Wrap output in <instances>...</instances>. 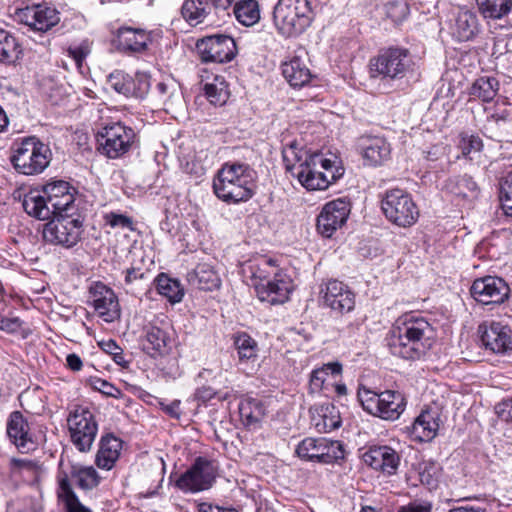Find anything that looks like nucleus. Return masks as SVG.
Masks as SVG:
<instances>
[{
	"label": "nucleus",
	"instance_id": "1",
	"mask_svg": "<svg viewBox=\"0 0 512 512\" xmlns=\"http://www.w3.org/2000/svg\"><path fill=\"white\" fill-rule=\"evenodd\" d=\"M435 330L424 318L414 314L399 317L388 340L390 352L397 357L416 360L433 346Z\"/></svg>",
	"mask_w": 512,
	"mask_h": 512
},
{
	"label": "nucleus",
	"instance_id": "2",
	"mask_svg": "<svg viewBox=\"0 0 512 512\" xmlns=\"http://www.w3.org/2000/svg\"><path fill=\"white\" fill-rule=\"evenodd\" d=\"M282 154L286 170L309 191L325 190L341 176L333 171L334 163L330 159L309 154L295 143L286 146Z\"/></svg>",
	"mask_w": 512,
	"mask_h": 512
},
{
	"label": "nucleus",
	"instance_id": "3",
	"mask_svg": "<svg viewBox=\"0 0 512 512\" xmlns=\"http://www.w3.org/2000/svg\"><path fill=\"white\" fill-rule=\"evenodd\" d=\"M75 189L66 181L47 183L42 190H31L24 195V211L38 220H48L53 215L73 213Z\"/></svg>",
	"mask_w": 512,
	"mask_h": 512
},
{
	"label": "nucleus",
	"instance_id": "4",
	"mask_svg": "<svg viewBox=\"0 0 512 512\" xmlns=\"http://www.w3.org/2000/svg\"><path fill=\"white\" fill-rule=\"evenodd\" d=\"M255 171L244 163H226L213 181L215 195L226 203L248 201L254 194Z\"/></svg>",
	"mask_w": 512,
	"mask_h": 512
},
{
	"label": "nucleus",
	"instance_id": "5",
	"mask_svg": "<svg viewBox=\"0 0 512 512\" xmlns=\"http://www.w3.org/2000/svg\"><path fill=\"white\" fill-rule=\"evenodd\" d=\"M314 12L309 0H278L273 11V22L284 37H296L311 25Z\"/></svg>",
	"mask_w": 512,
	"mask_h": 512
},
{
	"label": "nucleus",
	"instance_id": "6",
	"mask_svg": "<svg viewBox=\"0 0 512 512\" xmlns=\"http://www.w3.org/2000/svg\"><path fill=\"white\" fill-rule=\"evenodd\" d=\"M10 160L18 173L36 175L49 165L51 150L38 138L26 137L15 145Z\"/></svg>",
	"mask_w": 512,
	"mask_h": 512
},
{
	"label": "nucleus",
	"instance_id": "7",
	"mask_svg": "<svg viewBox=\"0 0 512 512\" xmlns=\"http://www.w3.org/2000/svg\"><path fill=\"white\" fill-rule=\"evenodd\" d=\"M409 51L404 48L390 47L379 51L369 62L372 77L398 80L406 76L412 67Z\"/></svg>",
	"mask_w": 512,
	"mask_h": 512
},
{
	"label": "nucleus",
	"instance_id": "8",
	"mask_svg": "<svg viewBox=\"0 0 512 512\" xmlns=\"http://www.w3.org/2000/svg\"><path fill=\"white\" fill-rule=\"evenodd\" d=\"M382 211L388 221L396 226L408 228L419 218V209L411 195L401 189L385 193L381 201Z\"/></svg>",
	"mask_w": 512,
	"mask_h": 512
},
{
	"label": "nucleus",
	"instance_id": "9",
	"mask_svg": "<svg viewBox=\"0 0 512 512\" xmlns=\"http://www.w3.org/2000/svg\"><path fill=\"white\" fill-rule=\"evenodd\" d=\"M99 126L98 136L102 141H98V152L109 159H118L129 152L136 137L132 128L120 122H98Z\"/></svg>",
	"mask_w": 512,
	"mask_h": 512
},
{
	"label": "nucleus",
	"instance_id": "10",
	"mask_svg": "<svg viewBox=\"0 0 512 512\" xmlns=\"http://www.w3.org/2000/svg\"><path fill=\"white\" fill-rule=\"evenodd\" d=\"M72 216L73 213L53 215L43 229L45 241L64 247L75 245L82 233V221Z\"/></svg>",
	"mask_w": 512,
	"mask_h": 512
},
{
	"label": "nucleus",
	"instance_id": "11",
	"mask_svg": "<svg viewBox=\"0 0 512 512\" xmlns=\"http://www.w3.org/2000/svg\"><path fill=\"white\" fill-rule=\"evenodd\" d=\"M296 453L302 459L326 464L344 457L342 444L325 437L302 440L296 448Z\"/></svg>",
	"mask_w": 512,
	"mask_h": 512
},
{
	"label": "nucleus",
	"instance_id": "12",
	"mask_svg": "<svg viewBox=\"0 0 512 512\" xmlns=\"http://www.w3.org/2000/svg\"><path fill=\"white\" fill-rule=\"evenodd\" d=\"M215 478L216 469L213 462L198 457L194 464L176 481V487L183 492L197 493L209 489Z\"/></svg>",
	"mask_w": 512,
	"mask_h": 512
},
{
	"label": "nucleus",
	"instance_id": "13",
	"mask_svg": "<svg viewBox=\"0 0 512 512\" xmlns=\"http://www.w3.org/2000/svg\"><path fill=\"white\" fill-rule=\"evenodd\" d=\"M197 52L203 62L225 63L237 54L236 43L228 35L215 34L199 39L196 43Z\"/></svg>",
	"mask_w": 512,
	"mask_h": 512
},
{
	"label": "nucleus",
	"instance_id": "14",
	"mask_svg": "<svg viewBox=\"0 0 512 512\" xmlns=\"http://www.w3.org/2000/svg\"><path fill=\"white\" fill-rule=\"evenodd\" d=\"M350 212L351 203L346 198L326 203L317 217V231L323 237L330 238L346 223Z\"/></svg>",
	"mask_w": 512,
	"mask_h": 512
},
{
	"label": "nucleus",
	"instance_id": "15",
	"mask_svg": "<svg viewBox=\"0 0 512 512\" xmlns=\"http://www.w3.org/2000/svg\"><path fill=\"white\" fill-rule=\"evenodd\" d=\"M68 427L74 445L80 451L90 450L96 436L94 415L86 409H77L69 416Z\"/></svg>",
	"mask_w": 512,
	"mask_h": 512
},
{
	"label": "nucleus",
	"instance_id": "16",
	"mask_svg": "<svg viewBox=\"0 0 512 512\" xmlns=\"http://www.w3.org/2000/svg\"><path fill=\"white\" fill-rule=\"evenodd\" d=\"M6 434L9 441L21 453H29L37 448V438L20 411L10 413L6 422Z\"/></svg>",
	"mask_w": 512,
	"mask_h": 512
},
{
	"label": "nucleus",
	"instance_id": "17",
	"mask_svg": "<svg viewBox=\"0 0 512 512\" xmlns=\"http://www.w3.org/2000/svg\"><path fill=\"white\" fill-rule=\"evenodd\" d=\"M510 288L504 279L486 276L476 279L471 287L474 299L485 305L501 304L509 297Z\"/></svg>",
	"mask_w": 512,
	"mask_h": 512
},
{
	"label": "nucleus",
	"instance_id": "18",
	"mask_svg": "<svg viewBox=\"0 0 512 512\" xmlns=\"http://www.w3.org/2000/svg\"><path fill=\"white\" fill-rule=\"evenodd\" d=\"M308 61V52L305 48L299 47L283 62L282 74L291 87L301 88L311 81L312 73Z\"/></svg>",
	"mask_w": 512,
	"mask_h": 512
},
{
	"label": "nucleus",
	"instance_id": "19",
	"mask_svg": "<svg viewBox=\"0 0 512 512\" xmlns=\"http://www.w3.org/2000/svg\"><path fill=\"white\" fill-rule=\"evenodd\" d=\"M321 293L324 305L337 313H348L355 307V295L343 282L330 280Z\"/></svg>",
	"mask_w": 512,
	"mask_h": 512
},
{
	"label": "nucleus",
	"instance_id": "20",
	"mask_svg": "<svg viewBox=\"0 0 512 512\" xmlns=\"http://www.w3.org/2000/svg\"><path fill=\"white\" fill-rule=\"evenodd\" d=\"M481 340L487 349L494 353H506L512 350V328L501 322L491 321L480 325Z\"/></svg>",
	"mask_w": 512,
	"mask_h": 512
},
{
	"label": "nucleus",
	"instance_id": "21",
	"mask_svg": "<svg viewBox=\"0 0 512 512\" xmlns=\"http://www.w3.org/2000/svg\"><path fill=\"white\" fill-rule=\"evenodd\" d=\"M21 23L36 31H47L59 21L55 8L45 4L27 6L17 13Z\"/></svg>",
	"mask_w": 512,
	"mask_h": 512
},
{
	"label": "nucleus",
	"instance_id": "22",
	"mask_svg": "<svg viewBox=\"0 0 512 512\" xmlns=\"http://www.w3.org/2000/svg\"><path fill=\"white\" fill-rule=\"evenodd\" d=\"M256 289L261 301L270 304H282L289 298L292 282L285 273L279 271L274 273L273 278L267 280L266 283H257Z\"/></svg>",
	"mask_w": 512,
	"mask_h": 512
},
{
	"label": "nucleus",
	"instance_id": "23",
	"mask_svg": "<svg viewBox=\"0 0 512 512\" xmlns=\"http://www.w3.org/2000/svg\"><path fill=\"white\" fill-rule=\"evenodd\" d=\"M362 459L366 465L388 476L394 475L400 465L399 454L389 446L370 447Z\"/></svg>",
	"mask_w": 512,
	"mask_h": 512
},
{
	"label": "nucleus",
	"instance_id": "24",
	"mask_svg": "<svg viewBox=\"0 0 512 512\" xmlns=\"http://www.w3.org/2000/svg\"><path fill=\"white\" fill-rule=\"evenodd\" d=\"M440 421V412L437 408L423 410L410 428L411 436L420 442L431 441L437 435Z\"/></svg>",
	"mask_w": 512,
	"mask_h": 512
},
{
	"label": "nucleus",
	"instance_id": "25",
	"mask_svg": "<svg viewBox=\"0 0 512 512\" xmlns=\"http://www.w3.org/2000/svg\"><path fill=\"white\" fill-rule=\"evenodd\" d=\"M359 148L365 164L379 166L390 157V144L382 137L365 136L360 139Z\"/></svg>",
	"mask_w": 512,
	"mask_h": 512
},
{
	"label": "nucleus",
	"instance_id": "26",
	"mask_svg": "<svg viewBox=\"0 0 512 512\" xmlns=\"http://www.w3.org/2000/svg\"><path fill=\"white\" fill-rule=\"evenodd\" d=\"M151 42V34L144 29L122 27L116 36L117 48L126 53H142Z\"/></svg>",
	"mask_w": 512,
	"mask_h": 512
},
{
	"label": "nucleus",
	"instance_id": "27",
	"mask_svg": "<svg viewBox=\"0 0 512 512\" xmlns=\"http://www.w3.org/2000/svg\"><path fill=\"white\" fill-rule=\"evenodd\" d=\"M141 340L142 349L151 356L167 353L170 337L167 331L153 323L147 324L143 329Z\"/></svg>",
	"mask_w": 512,
	"mask_h": 512
},
{
	"label": "nucleus",
	"instance_id": "28",
	"mask_svg": "<svg viewBox=\"0 0 512 512\" xmlns=\"http://www.w3.org/2000/svg\"><path fill=\"white\" fill-rule=\"evenodd\" d=\"M443 189L457 198L474 200L480 194V188L472 176L468 174L449 177Z\"/></svg>",
	"mask_w": 512,
	"mask_h": 512
},
{
	"label": "nucleus",
	"instance_id": "29",
	"mask_svg": "<svg viewBox=\"0 0 512 512\" xmlns=\"http://www.w3.org/2000/svg\"><path fill=\"white\" fill-rule=\"evenodd\" d=\"M310 411L312 413V423L319 432L328 433L341 425L339 412L332 404L315 406Z\"/></svg>",
	"mask_w": 512,
	"mask_h": 512
},
{
	"label": "nucleus",
	"instance_id": "30",
	"mask_svg": "<svg viewBox=\"0 0 512 512\" xmlns=\"http://www.w3.org/2000/svg\"><path fill=\"white\" fill-rule=\"evenodd\" d=\"M122 441L113 434H106L98 445V468L111 470L120 456Z\"/></svg>",
	"mask_w": 512,
	"mask_h": 512
},
{
	"label": "nucleus",
	"instance_id": "31",
	"mask_svg": "<svg viewBox=\"0 0 512 512\" xmlns=\"http://www.w3.org/2000/svg\"><path fill=\"white\" fill-rule=\"evenodd\" d=\"M98 317L110 323L120 318V305L112 289L98 282Z\"/></svg>",
	"mask_w": 512,
	"mask_h": 512
},
{
	"label": "nucleus",
	"instance_id": "32",
	"mask_svg": "<svg viewBox=\"0 0 512 512\" xmlns=\"http://www.w3.org/2000/svg\"><path fill=\"white\" fill-rule=\"evenodd\" d=\"M405 398L398 391L381 392L378 417L385 420H396L405 410Z\"/></svg>",
	"mask_w": 512,
	"mask_h": 512
},
{
	"label": "nucleus",
	"instance_id": "33",
	"mask_svg": "<svg viewBox=\"0 0 512 512\" xmlns=\"http://www.w3.org/2000/svg\"><path fill=\"white\" fill-rule=\"evenodd\" d=\"M477 31V16L469 10H460L452 28L453 36L459 41H469L476 35Z\"/></svg>",
	"mask_w": 512,
	"mask_h": 512
},
{
	"label": "nucleus",
	"instance_id": "34",
	"mask_svg": "<svg viewBox=\"0 0 512 512\" xmlns=\"http://www.w3.org/2000/svg\"><path fill=\"white\" fill-rule=\"evenodd\" d=\"M212 8L213 6L208 0H185L181 13L187 22L191 25H197L205 21Z\"/></svg>",
	"mask_w": 512,
	"mask_h": 512
},
{
	"label": "nucleus",
	"instance_id": "35",
	"mask_svg": "<svg viewBox=\"0 0 512 512\" xmlns=\"http://www.w3.org/2000/svg\"><path fill=\"white\" fill-rule=\"evenodd\" d=\"M157 292L166 297L171 303H178L184 296V290L177 279L170 278L165 273H160L154 280Z\"/></svg>",
	"mask_w": 512,
	"mask_h": 512
},
{
	"label": "nucleus",
	"instance_id": "36",
	"mask_svg": "<svg viewBox=\"0 0 512 512\" xmlns=\"http://www.w3.org/2000/svg\"><path fill=\"white\" fill-rule=\"evenodd\" d=\"M9 470L12 476L20 477L27 482H32L38 478L41 466L34 460L11 458L9 461Z\"/></svg>",
	"mask_w": 512,
	"mask_h": 512
},
{
	"label": "nucleus",
	"instance_id": "37",
	"mask_svg": "<svg viewBox=\"0 0 512 512\" xmlns=\"http://www.w3.org/2000/svg\"><path fill=\"white\" fill-rule=\"evenodd\" d=\"M201 83L203 84L205 95L211 104L222 106L227 102L229 91L223 77L216 75L213 77L212 82H205L204 76L201 75Z\"/></svg>",
	"mask_w": 512,
	"mask_h": 512
},
{
	"label": "nucleus",
	"instance_id": "38",
	"mask_svg": "<svg viewBox=\"0 0 512 512\" xmlns=\"http://www.w3.org/2000/svg\"><path fill=\"white\" fill-rule=\"evenodd\" d=\"M58 483V498L64 503L68 512H91L79 502L66 474L59 476Z\"/></svg>",
	"mask_w": 512,
	"mask_h": 512
},
{
	"label": "nucleus",
	"instance_id": "39",
	"mask_svg": "<svg viewBox=\"0 0 512 512\" xmlns=\"http://www.w3.org/2000/svg\"><path fill=\"white\" fill-rule=\"evenodd\" d=\"M234 14L244 26H252L260 19L259 5L256 0H239L235 3Z\"/></svg>",
	"mask_w": 512,
	"mask_h": 512
},
{
	"label": "nucleus",
	"instance_id": "40",
	"mask_svg": "<svg viewBox=\"0 0 512 512\" xmlns=\"http://www.w3.org/2000/svg\"><path fill=\"white\" fill-rule=\"evenodd\" d=\"M476 3L485 18L501 19L512 9V0H476Z\"/></svg>",
	"mask_w": 512,
	"mask_h": 512
},
{
	"label": "nucleus",
	"instance_id": "41",
	"mask_svg": "<svg viewBox=\"0 0 512 512\" xmlns=\"http://www.w3.org/2000/svg\"><path fill=\"white\" fill-rule=\"evenodd\" d=\"M499 89V82L494 77H480L472 84L470 95L484 102L493 100Z\"/></svg>",
	"mask_w": 512,
	"mask_h": 512
},
{
	"label": "nucleus",
	"instance_id": "42",
	"mask_svg": "<svg viewBox=\"0 0 512 512\" xmlns=\"http://www.w3.org/2000/svg\"><path fill=\"white\" fill-rule=\"evenodd\" d=\"M234 346L241 362L256 359L258 352L257 342L247 333L236 334L234 336Z\"/></svg>",
	"mask_w": 512,
	"mask_h": 512
},
{
	"label": "nucleus",
	"instance_id": "43",
	"mask_svg": "<svg viewBox=\"0 0 512 512\" xmlns=\"http://www.w3.org/2000/svg\"><path fill=\"white\" fill-rule=\"evenodd\" d=\"M265 409L262 403L253 398H247L239 404V414L246 425L259 422L264 416Z\"/></svg>",
	"mask_w": 512,
	"mask_h": 512
},
{
	"label": "nucleus",
	"instance_id": "44",
	"mask_svg": "<svg viewBox=\"0 0 512 512\" xmlns=\"http://www.w3.org/2000/svg\"><path fill=\"white\" fill-rule=\"evenodd\" d=\"M19 44L8 31L0 29V62L13 63L20 54Z\"/></svg>",
	"mask_w": 512,
	"mask_h": 512
},
{
	"label": "nucleus",
	"instance_id": "45",
	"mask_svg": "<svg viewBox=\"0 0 512 512\" xmlns=\"http://www.w3.org/2000/svg\"><path fill=\"white\" fill-rule=\"evenodd\" d=\"M253 278L259 279V283H266L270 280V276L279 272L276 262L271 258L261 257L254 264L250 266Z\"/></svg>",
	"mask_w": 512,
	"mask_h": 512
},
{
	"label": "nucleus",
	"instance_id": "46",
	"mask_svg": "<svg viewBox=\"0 0 512 512\" xmlns=\"http://www.w3.org/2000/svg\"><path fill=\"white\" fill-rule=\"evenodd\" d=\"M195 275L198 279L199 287L202 290H213L220 286V278L218 274L207 264L197 266Z\"/></svg>",
	"mask_w": 512,
	"mask_h": 512
},
{
	"label": "nucleus",
	"instance_id": "47",
	"mask_svg": "<svg viewBox=\"0 0 512 512\" xmlns=\"http://www.w3.org/2000/svg\"><path fill=\"white\" fill-rule=\"evenodd\" d=\"M129 85L130 76L123 71L116 70L107 76L104 90L112 89L119 94L129 97V93H131Z\"/></svg>",
	"mask_w": 512,
	"mask_h": 512
},
{
	"label": "nucleus",
	"instance_id": "48",
	"mask_svg": "<svg viewBox=\"0 0 512 512\" xmlns=\"http://www.w3.org/2000/svg\"><path fill=\"white\" fill-rule=\"evenodd\" d=\"M441 467L439 464L432 460L423 461L419 464V477L422 484L429 488H434L437 485L440 476Z\"/></svg>",
	"mask_w": 512,
	"mask_h": 512
},
{
	"label": "nucleus",
	"instance_id": "49",
	"mask_svg": "<svg viewBox=\"0 0 512 512\" xmlns=\"http://www.w3.org/2000/svg\"><path fill=\"white\" fill-rule=\"evenodd\" d=\"M71 476L77 481L80 488L92 489L96 485V470L90 467L73 466Z\"/></svg>",
	"mask_w": 512,
	"mask_h": 512
},
{
	"label": "nucleus",
	"instance_id": "50",
	"mask_svg": "<svg viewBox=\"0 0 512 512\" xmlns=\"http://www.w3.org/2000/svg\"><path fill=\"white\" fill-rule=\"evenodd\" d=\"M156 90L167 111L181 98L180 92L173 81L159 82L156 85Z\"/></svg>",
	"mask_w": 512,
	"mask_h": 512
},
{
	"label": "nucleus",
	"instance_id": "51",
	"mask_svg": "<svg viewBox=\"0 0 512 512\" xmlns=\"http://www.w3.org/2000/svg\"><path fill=\"white\" fill-rule=\"evenodd\" d=\"M458 147L464 157L472 159L471 154L480 152L483 148V142L478 135L463 132L459 136Z\"/></svg>",
	"mask_w": 512,
	"mask_h": 512
},
{
	"label": "nucleus",
	"instance_id": "52",
	"mask_svg": "<svg viewBox=\"0 0 512 512\" xmlns=\"http://www.w3.org/2000/svg\"><path fill=\"white\" fill-rule=\"evenodd\" d=\"M499 198L504 213L512 216V171L508 172L501 181Z\"/></svg>",
	"mask_w": 512,
	"mask_h": 512
},
{
	"label": "nucleus",
	"instance_id": "53",
	"mask_svg": "<svg viewBox=\"0 0 512 512\" xmlns=\"http://www.w3.org/2000/svg\"><path fill=\"white\" fill-rule=\"evenodd\" d=\"M381 393H376L369 389H359L358 391V399L363 407L368 413L378 416L379 412V403H380Z\"/></svg>",
	"mask_w": 512,
	"mask_h": 512
},
{
	"label": "nucleus",
	"instance_id": "54",
	"mask_svg": "<svg viewBox=\"0 0 512 512\" xmlns=\"http://www.w3.org/2000/svg\"><path fill=\"white\" fill-rule=\"evenodd\" d=\"M98 347L104 355L111 356L112 360L121 367H126L128 362L125 360L123 349L118 346L116 341L109 339L107 341H98Z\"/></svg>",
	"mask_w": 512,
	"mask_h": 512
},
{
	"label": "nucleus",
	"instance_id": "55",
	"mask_svg": "<svg viewBox=\"0 0 512 512\" xmlns=\"http://www.w3.org/2000/svg\"><path fill=\"white\" fill-rule=\"evenodd\" d=\"M130 88L131 93L129 97L144 98L149 91L150 83L149 79L145 75H136L135 78L130 76Z\"/></svg>",
	"mask_w": 512,
	"mask_h": 512
},
{
	"label": "nucleus",
	"instance_id": "56",
	"mask_svg": "<svg viewBox=\"0 0 512 512\" xmlns=\"http://www.w3.org/2000/svg\"><path fill=\"white\" fill-rule=\"evenodd\" d=\"M105 225H109L111 228H128L132 230V219L123 214L111 212L103 216Z\"/></svg>",
	"mask_w": 512,
	"mask_h": 512
},
{
	"label": "nucleus",
	"instance_id": "57",
	"mask_svg": "<svg viewBox=\"0 0 512 512\" xmlns=\"http://www.w3.org/2000/svg\"><path fill=\"white\" fill-rule=\"evenodd\" d=\"M327 372L325 368H317L312 371L309 381V388L311 392L320 391L326 381Z\"/></svg>",
	"mask_w": 512,
	"mask_h": 512
},
{
	"label": "nucleus",
	"instance_id": "58",
	"mask_svg": "<svg viewBox=\"0 0 512 512\" xmlns=\"http://www.w3.org/2000/svg\"><path fill=\"white\" fill-rule=\"evenodd\" d=\"M196 399L207 402L211 400L214 397H217L220 401L226 400L229 397V393H216L211 387L203 386L201 388H198L195 393Z\"/></svg>",
	"mask_w": 512,
	"mask_h": 512
},
{
	"label": "nucleus",
	"instance_id": "59",
	"mask_svg": "<svg viewBox=\"0 0 512 512\" xmlns=\"http://www.w3.org/2000/svg\"><path fill=\"white\" fill-rule=\"evenodd\" d=\"M22 325V321L18 317L0 316V329L9 333L17 332Z\"/></svg>",
	"mask_w": 512,
	"mask_h": 512
},
{
	"label": "nucleus",
	"instance_id": "60",
	"mask_svg": "<svg viewBox=\"0 0 512 512\" xmlns=\"http://www.w3.org/2000/svg\"><path fill=\"white\" fill-rule=\"evenodd\" d=\"M431 510V503L414 501L407 505L401 506L397 512H431Z\"/></svg>",
	"mask_w": 512,
	"mask_h": 512
},
{
	"label": "nucleus",
	"instance_id": "61",
	"mask_svg": "<svg viewBox=\"0 0 512 512\" xmlns=\"http://www.w3.org/2000/svg\"><path fill=\"white\" fill-rule=\"evenodd\" d=\"M497 413L501 419L512 421V397L504 400L497 407Z\"/></svg>",
	"mask_w": 512,
	"mask_h": 512
},
{
	"label": "nucleus",
	"instance_id": "62",
	"mask_svg": "<svg viewBox=\"0 0 512 512\" xmlns=\"http://www.w3.org/2000/svg\"><path fill=\"white\" fill-rule=\"evenodd\" d=\"M98 383L101 384L98 387V393H101L103 396L117 398L120 395V390L107 381L98 379Z\"/></svg>",
	"mask_w": 512,
	"mask_h": 512
},
{
	"label": "nucleus",
	"instance_id": "63",
	"mask_svg": "<svg viewBox=\"0 0 512 512\" xmlns=\"http://www.w3.org/2000/svg\"><path fill=\"white\" fill-rule=\"evenodd\" d=\"M161 409L170 417L178 419L181 415L180 401L174 400L170 404H164L160 402Z\"/></svg>",
	"mask_w": 512,
	"mask_h": 512
},
{
	"label": "nucleus",
	"instance_id": "64",
	"mask_svg": "<svg viewBox=\"0 0 512 512\" xmlns=\"http://www.w3.org/2000/svg\"><path fill=\"white\" fill-rule=\"evenodd\" d=\"M145 278V273L141 272L140 269L129 268L126 270L125 275V283L127 285L132 284L137 280H143Z\"/></svg>",
	"mask_w": 512,
	"mask_h": 512
}]
</instances>
